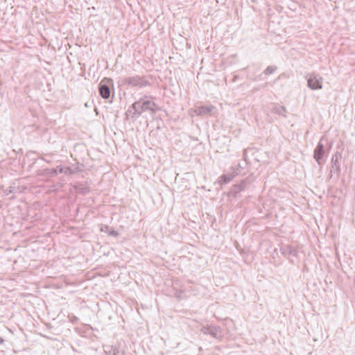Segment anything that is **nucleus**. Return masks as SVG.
I'll list each match as a JSON object with an SVG mask.
<instances>
[{"mask_svg":"<svg viewBox=\"0 0 355 355\" xmlns=\"http://www.w3.org/2000/svg\"><path fill=\"white\" fill-rule=\"evenodd\" d=\"M44 174L49 177H53L58 175V169L52 168V169H45L44 171Z\"/></svg>","mask_w":355,"mask_h":355,"instance_id":"nucleus-16","label":"nucleus"},{"mask_svg":"<svg viewBox=\"0 0 355 355\" xmlns=\"http://www.w3.org/2000/svg\"><path fill=\"white\" fill-rule=\"evenodd\" d=\"M121 85L132 87H144L150 85V83L144 76H135L132 77L123 78L121 80Z\"/></svg>","mask_w":355,"mask_h":355,"instance_id":"nucleus-2","label":"nucleus"},{"mask_svg":"<svg viewBox=\"0 0 355 355\" xmlns=\"http://www.w3.org/2000/svg\"><path fill=\"white\" fill-rule=\"evenodd\" d=\"M200 331L205 335H209L214 338L220 339L223 337V331L220 327L213 325L203 326Z\"/></svg>","mask_w":355,"mask_h":355,"instance_id":"nucleus-3","label":"nucleus"},{"mask_svg":"<svg viewBox=\"0 0 355 355\" xmlns=\"http://www.w3.org/2000/svg\"><path fill=\"white\" fill-rule=\"evenodd\" d=\"M104 351L109 355H118L119 352L116 347H113L112 346L104 347Z\"/></svg>","mask_w":355,"mask_h":355,"instance_id":"nucleus-14","label":"nucleus"},{"mask_svg":"<svg viewBox=\"0 0 355 355\" xmlns=\"http://www.w3.org/2000/svg\"><path fill=\"white\" fill-rule=\"evenodd\" d=\"M214 105H203L196 107L194 110V113L198 116H202L209 114L214 109Z\"/></svg>","mask_w":355,"mask_h":355,"instance_id":"nucleus-6","label":"nucleus"},{"mask_svg":"<svg viewBox=\"0 0 355 355\" xmlns=\"http://www.w3.org/2000/svg\"><path fill=\"white\" fill-rule=\"evenodd\" d=\"M3 339L0 337V344H2L3 343Z\"/></svg>","mask_w":355,"mask_h":355,"instance_id":"nucleus-21","label":"nucleus"},{"mask_svg":"<svg viewBox=\"0 0 355 355\" xmlns=\"http://www.w3.org/2000/svg\"><path fill=\"white\" fill-rule=\"evenodd\" d=\"M239 173V168H232V172L230 173L229 174H230V175H232V178L234 179Z\"/></svg>","mask_w":355,"mask_h":355,"instance_id":"nucleus-18","label":"nucleus"},{"mask_svg":"<svg viewBox=\"0 0 355 355\" xmlns=\"http://www.w3.org/2000/svg\"><path fill=\"white\" fill-rule=\"evenodd\" d=\"M322 140V138L318 144L313 152V157L319 165L322 164V157L324 153V145L321 143Z\"/></svg>","mask_w":355,"mask_h":355,"instance_id":"nucleus-5","label":"nucleus"},{"mask_svg":"<svg viewBox=\"0 0 355 355\" xmlns=\"http://www.w3.org/2000/svg\"><path fill=\"white\" fill-rule=\"evenodd\" d=\"M246 185V182L244 180L241 181L239 184H234L232 187L230 194L234 197H236L239 192L245 189Z\"/></svg>","mask_w":355,"mask_h":355,"instance_id":"nucleus-7","label":"nucleus"},{"mask_svg":"<svg viewBox=\"0 0 355 355\" xmlns=\"http://www.w3.org/2000/svg\"><path fill=\"white\" fill-rule=\"evenodd\" d=\"M232 180V175H230V174H225L219 177L218 182L222 185L223 184L230 183Z\"/></svg>","mask_w":355,"mask_h":355,"instance_id":"nucleus-12","label":"nucleus"},{"mask_svg":"<svg viewBox=\"0 0 355 355\" xmlns=\"http://www.w3.org/2000/svg\"><path fill=\"white\" fill-rule=\"evenodd\" d=\"M58 173H64L66 175H71L73 173V169L71 167H62L58 166L57 167Z\"/></svg>","mask_w":355,"mask_h":355,"instance_id":"nucleus-15","label":"nucleus"},{"mask_svg":"<svg viewBox=\"0 0 355 355\" xmlns=\"http://www.w3.org/2000/svg\"><path fill=\"white\" fill-rule=\"evenodd\" d=\"M15 189V187H8V189H6L5 193L6 195H8L9 193H11L14 192Z\"/></svg>","mask_w":355,"mask_h":355,"instance_id":"nucleus-19","label":"nucleus"},{"mask_svg":"<svg viewBox=\"0 0 355 355\" xmlns=\"http://www.w3.org/2000/svg\"><path fill=\"white\" fill-rule=\"evenodd\" d=\"M277 69L275 66H268L264 71L266 75H270L273 73Z\"/></svg>","mask_w":355,"mask_h":355,"instance_id":"nucleus-17","label":"nucleus"},{"mask_svg":"<svg viewBox=\"0 0 355 355\" xmlns=\"http://www.w3.org/2000/svg\"><path fill=\"white\" fill-rule=\"evenodd\" d=\"M101 231L105 232L107 233L109 235L112 236L114 237H117L119 235V233L116 230L111 229L107 225H105L103 227H102Z\"/></svg>","mask_w":355,"mask_h":355,"instance_id":"nucleus-13","label":"nucleus"},{"mask_svg":"<svg viewBox=\"0 0 355 355\" xmlns=\"http://www.w3.org/2000/svg\"><path fill=\"white\" fill-rule=\"evenodd\" d=\"M145 98H146V96L135 101L131 105L130 108L134 110L132 113L133 117H138L146 111H150L153 113H155L157 112V108L156 107V103L150 100H145Z\"/></svg>","mask_w":355,"mask_h":355,"instance_id":"nucleus-1","label":"nucleus"},{"mask_svg":"<svg viewBox=\"0 0 355 355\" xmlns=\"http://www.w3.org/2000/svg\"><path fill=\"white\" fill-rule=\"evenodd\" d=\"M239 168H241L240 164H238V166H237V167L236 168H239Z\"/></svg>","mask_w":355,"mask_h":355,"instance_id":"nucleus-22","label":"nucleus"},{"mask_svg":"<svg viewBox=\"0 0 355 355\" xmlns=\"http://www.w3.org/2000/svg\"><path fill=\"white\" fill-rule=\"evenodd\" d=\"M272 112L278 115L286 118V109L284 106L275 105L272 108Z\"/></svg>","mask_w":355,"mask_h":355,"instance_id":"nucleus-10","label":"nucleus"},{"mask_svg":"<svg viewBox=\"0 0 355 355\" xmlns=\"http://www.w3.org/2000/svg\"><path fill=\"white\" fill-rule=\"evenodd\" d=\"M98 90L102 98L107 99L110 97V89L106 84H103V82H101L99 85Z\"/></svg>","mask_w":355,"mask_h":355,"instance_id":"nucleus-9","label":"nucleus"},{"mask_svg":"<svg viewBox=\"0 0 355 355\" xmlns=\"http://www.w3.org/2000/svg\"><path fill=\"white\" fill-rule=\"evenodd\" d=\"M246 154H247V151H246V150H244L243 155V157L245 159Z\"/></svg>","mask_w":355,"mask_h":355,"instance_id":"nucleus-20","label":"nucleus"},{"mask_svg":"<svg viewBox=\"0 0 355 355\" xmlns=\"http://www.w3.org/2000/svg\"><path fill=\"white\" fill-rule=\"evenodd\" d=\"M340 157V155L336 153L332 156L331 158V173H338L340 172V166L338 164V159Z\"/></svg>","mask_w":355,"mask_h":355,"instance_id":"nucleus-8","label":"nucleus"},{"mask_svg":"<svg viewBox=\"0 0 355 355\" xmlns=\"http://www.w3.org/2000/svg\"><path fill=\"white\" fill-rule=\"evenodd\" d=\"M308 87L313 89H320L322 88V78L314 73H309L306 77Z\"/></svg>","mask_w":355,"mask_h":355,"instance_id":"nucleus-4","label":"nucleus"},{"mask_svg":"<svg viewBox=\"0 0 355 355\" xmlns=\"http://www.w3.org/2000/svg\"><path fill=\"white\" fill-rule=\"evenodd\" d=\"M76 190L77 193L83 195H85L89 192V188L83 184H78L76 187Z\"/></svg>","mask_w":355,"mask_h":355,"instance_id":"nucleus-11","label":"nucleus"}]
</instances>
